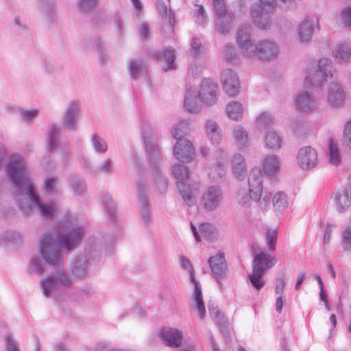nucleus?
Returning <instances> with one entry per match:
<instances>
[{"label": "nucleus", "instance_id": "obj_12", "mask_svg": "<svg viewBox=\"0 0 351 351\" xmlns=\"http://www.w3.org/2000/svg\"><path fill=\"white\" fill-rule=\"evenodd\" d=\"M223 199L221 189L217 186L208 187L202 194L201 204L207 211L215 210L221 204Z\"/></svg>", "mask_w": 351, "mask_h": 351}, {"label": "nucleus", "instance_id": "obj_57", "mask_svg": "<svg viewBox=\"0 0 351 351\" xmlns=\"http://www.w3.org/2000/svg\"><path fill=\"white\" fill-rule=\"evenodd\" d=\"M113 162L112 159L108 158L99 164L97 167V171L99 172L111 175L113 171Z\"/></svg>", "mask_w": 351, "mask_h": 351}, {"label": "nucleus", "instance_id": "obj_11", "mask_svg": "<svg viewBox=\"0 0 351 351\" xmlns=\"http://www.w3.org/2000/svg\"><path fill=\"white\" fill-rule=\"evenodd\" d=\"M252 57L257 56L262 60H271L275 59L279 53L278 45L271 40H261L254 44Z\"/></svg>", "mask_w": 351, "mask_h": 351}, {"label": "nucleus", "instance_id": "obj_23", "mask_svg": "<svg viewBox=\"0 0 351 351\" xmlns=\"http://www.w3.org/2000/svg\"><path fill=\"white\" fill-rule=\"evenodd\" d=\"M191 228L195 240L197 242L201 241V238H204L208 241H213L215 240L217 235L216 228L209 223H203L199 225V230H197L195 226L191 222Z\"/></svg>", "mask_w": 351, "mask_h": 351}, {"label": "nucleus", "instance_id": "obj_9", "mask_svg": "<svg viewBox=\"0 0 351 351\" xmlns=\"http://www.w3.org/2000/svg\"><path fill=\"white\" fill-rule=\"evenodd\" d=\"M171 173L177 180L178 189L186 204L192 206L195 204V194L197 189H191L186 184L188 180L189 172L187 167L183 165H174L171 169Z\"/></svg>", "mask_w": 351, "mask_h": 351}, {"label": "nucleus", "instance_id": "obj_24", "mask_svg": "<svg viewBox=\"0 0 351 351\" xmlns=\"http://www.w3.org/2000/svg\"><path fill=\"white\" fill-rule=\"evenodd\" d=\"M159 335L169 347L179 348L182 346V333L177 328H164L161 329Z\"/></svg>", "mask_w": 351, "mask_h": 351}, {"label": "nucleus", "instance_id": "obj_5", "mask_svg": "<svg viewBox=\"0 0 351 351\" xmlns=\"http://www.w3.org/2000/svg\"><path fill=\"white\" fill-rule=\"evenodd\" d=\"M276 263L277 259L274 256L265 252H261L254 255L252 261V271L247 276L249 282L254 289L261 290L264 287L266 282L264 275Z\"/></svg>", "mask_w": 351, "mask_h": 351}, {"label": "nucleus", "instance_id": "obj_16", "mask_svg": "<svg viewBox=\"0 0 351 351\" xmlns=\"http://www.w3.org/2000/svg\"><path fill=\"white\" fill-rule=\"evenodd\" d=\"M173 155L182 162H189L195 156V148L187 139H180L174 146Z\"/></svg>", "mask_w": 351, "mask_h": 351}, {"label": "nucleus", "instance_id": "obj_59", "mask_svg": "<svg viewBox=\"0 0 351 351\" xmlns=\"http://www.w3.org/2000/svg\"><path fill=\"white\" fill-rule=\"evenodd\" d=\"M225 57L229 62H236L239 58L238 54L234 48L230 45H226L225 47Z\"/></svg>", "mask_w": 351, "mask_h": 351}, {"label": "nucleus", "instance_id": "obj_39", "mask_svg": "<svg viewBox=\"0 0 351 351\" xmlns=\"http://www.w3.org/2000/svg\"><path fill=\"white\" fill-rule=\"evenodd\" d=\"M265 141L267 147L277 150L282 146V140L280 134L275 131H269L266 133Z\"/></svg>", "mask_w": 351, "mask_h": 351}, {"label": "nucleus", "instance_id": "obj_53", "mask_svg": "<svg viewBox=\"0 0 351 351\" xmlns=\"http://www.w3.org/2000/svg\"><path fill=\"white\" fill-rule=\"evenodd\" d=\"M70 184L75 193L81 195L86 190V184L81 178L77 176H71L70 179Z\"/></svg>", "mask_w": 351, "mask_h": 351}, {"label": "nucleus", "instance_id": "obj_51", "mask_svg": "<svg viewBox=\"0 0 351 351\" xmlns=\"http://www.w3.org/2000/svg\"><path fill=\"white\" fill-rule=\"evenodd\" d=\"M143 67L144 66L141 60H132L130 63L129 67L130 77L133 80L138 78L143 71Z\"/></svg>", "mask_w": 351, "mask_h": 351}, {"label": "nucleus", "instance_id": "obj_60", "mask_svg": "<svg viewBox=\"0 0 351 351\" xmlns=\"http://www.w3.org/2000/svg\"><path fill=\"white\" fill-rule=\"evenodd\" d=\"M226 173V167L222 164H217L212 167L210 174L214 179L223 178Z\"/></svg>", "mask_w": 351, "mask_h": 351}, {"label": "nucleus", "instance_id": "obj_6", "mask_svg": "<svg viewBox=\"0 0 351 351\" xmlns=\"http://www.w3.org/2000/svg\"><path fill=\"white\" fill-rule=\"evenodd\" d=\"M21 202H27L30 207V210L26 213L22 209L20 204H17L21 211L25 215H29L32 211L34 206L42 217L52 218L58 209V206L56 203L53 202H43L35 187L25 193Z\"/></svg>", "mask_w": 351, "mask_h": 351}, {"label": "nucleus", "instance_id": "obj_58", "mask_svg": "<svg viewBox=\"0 0 351 351\" xmlns=\"http://www.w3.org/2000/svg\"><path fill=\"white\" fill-rule=\"evenodd\" d=\"M56 185L57 179L55 177H49L43 182L44 190L49 194L56 191Z\"/></svg>", "mask_w": 351, "mask_h": 351}, {"label": "nucleus", "instance_id": "obj_1", "mask_svg": "<svg viewBox=\"0 0 351 351\" xmlns=\"http://www.w3.org/2000/svg\"><path fill=\"white\" fill-rule=\"evenodd\" d=\"M62 231L58 239L52 233H45L40 238V252L47 263L52 266L63 265L60 247L67 250L76 248L80 243L84 230L82 226L69 218L62 222Z\"/></svg>", "mask_w": 351, "mask_h": 351}, {"label": "nucleus", "instance_id": "obj_63", "mask_svg": "<svg viewBox=\"0 0 351 351\" xmlns=\"http://www.w3.org/2000/svg\"><path fill=\"white\" fill-rule=\"evenodd\" d=\"M5 341L6 344L5 351H21L17 342L11 336L6 335Z\"/></svg>", "mask_w": 351, "mask_h": 351}, {"label": "nucleus", "instance_id": "obj_32", "mask_svg": "<svg viewBox=\"0 0 351 351\" xmlns=\"http://www.w3.org/2000/svg\"><path fill=\"white\" fill-rule=\"evenodd\" d=\"M295 102L298 108L304 112L313 111L317 107L315 98L308 92L299 94L295 98Z\"/></svg>", "mask_w": 351, "mask_h": 351}, {"label": "nucleus", "instance_id": "obj_45", "mask_svg": "<svg viewBox=\"0 0 351 351\" xmlns=\"http://www.w3.org/2000/svg\"><path fill=\"white\" fill-rule=\"evenodd\" d=\"M91 143L94 151L100 154H105L108 150L107 143L97 134H94L91 136Z\"/></svg>", "mask_w": 351, "mask_h": 351}, {"label": "nucleus", "instance_id": "obj_2", "mask_svg": "<svg viewBox=\"0 0 351 351\" xmlns=\"http://www.w3.org/2000/svg\"><path fill=\"white\" fill-rule=\"evenodd\" d=\"M6 173L14 189V199L16 204H19L22 209L28 213L30 207L27 202H21L25 193L34 187V183L30 180L29 167L25 158L20 154H11L8 160Z\"/></svg>", "mask_w": 351, "mask_h": 351}, {"label": "nucleus", "instance_id": "obj_44", "mask_svg": "<svg viewBox=\"0 0 351 351\" xmlns=\"http://www.w3.org/2000/svg\"><path fill=\"white\" fill-rule=\"evenodd\" d=\"M274 117L268 112H261L256 119L255 126L258 130H263L273 121Z\"/></svg>", "mask_w": 351, "mask_h": 351}, {"label": "nucleus", "instance_id": "obj_62", "mask_svg": "<svg viewBox=\"0 0 351 351\" xmlns=\"http://www.w3.org/2000/svg\"><path fill=\"white\" fill-rule=\"evenodd\" d=\"M341 23L344 27H350L351 26V8L348 7L343 9L341 11Z\"/></svg>", "mask_w": 351, "mask_h": 351}, {"label": "nucleus", "instance_id": "obj_35", "mask_svg": "<svg viewBox=\"0 0 351 351\" xmlns=\"http://www.w3.org/2000/svg\"><path fill=\"white\" fill-rule=\"evenodd\" d=\"M205 131L213 144H219L221 141V130L219 126L217 121L214 119H210L206 121Z\"/></svg>", "mask_w": 351, "mask_h": 351}, {"label": "nucleus", "instance_id": "obj_38", "mask_svg": "<svg viewBox=\"0 0 351 351\" xmlns=\"http://www.w3.org/2000/svg\"><path fill=\"white\" fill-rule=\"evenodd\" d=\"M234 138L240 149L248 146V135L247 131L241 125H237L233 130Z\"/></svg>", "mask_w": 351, "mask_h": 351}, {"label": "nucleus", "instance_id": "obj_33", "mask_svg": "<svg viewBox=\"0 0 351 351\" xmlns=\"http://www.w3.org/2000/svg\"><path fill=\"white\" fill-rule=\"evenodd\" d=\"M88 257L86 254L78 255L72 262L71 271L78 278H84L87 274Z\"/></svg>", "mask_w": 351, "mask_h": 351}, {"label": "nucleus", "instance_id": "obj_47", "mask_svg": "<svg viewBox=\"0 0 351 351\" xmlns=\"http://www.w3.org/2000/svg\"><path fill=\"white\" fill-rule=\"evenodd\" d=\"M287 195L284 192H278L273 197V205L275 210L282 213L287 206Z\"/></svg>", "mask_w": 351, "mask_h": 351}, {"label": "nucleus", "instance_id": "obj_64", "mask_svg": "<svg viewBox=\"0 0 351 351\" xmlns=\"http://www.w3.org/2000/svg\"><path fill=\"white\" fill-rule=\"evenodd\" d=\"M343 143L346 146L351 147V120L346 124L343 131Z\"/></svg>", "mask_w": 351, "mask_h": 351}, {"label": "nucleus", "instance_id": "obj_42", "mask_svg": "<svg viewBox=\"0 0 351 351\" xmlns=\"http://www.w3.org/2000/svg\"><path fill=\"white\" fill-rule=\"evenodd\" d=\"M228 116L233 120H239L242 118L243 110L241 103L232 101L227 105Z\"/></svg>", "mask_w": 351, "mask_h": 351}, {"label": "nucleus", "instance_id": "obj_17", "mask_svg": "<svg viewBox=\"0 0 351 351\" xmlns=\"http://www.w3.org/2000/svg\"><path fill=\"white\" fill-rule=\"evenodd\" d=\"M250 28L246 25L242 26L237 32V42L239 45L241 52L245 56L251 58L253 53L254 44L251 40Z\"/></svg>", "mask_w": 351, "mask_h": 351}, {"label": "nucleus", "instance_id": "obj_55", "mask_svg": "<svg viewBox=\"0 0 351 351\" xmlns=\"http://www.w3.org/2000/svg\"><path fill=\"white\" fill-rule=\"evenodd\" d=\"M195 5L197 7V9L195 12V15L196 16V22L200 25L204 26L206 22L207 14L204 10V8L202 5L195 3Z\"/></svg>", "mask_w": 351, "mask_h": 351}, {"label": "nucleus", "instance_id": "obj_13", "mask_svg": "<svg viewBox=\"0 0 351 351\" xmlns=\"http://www.w3.org/2000/svg\"><path fill=\"white\" fill-rule=\"evenodd\" d=\"M212 273L218 283L220 290L223 289V285L221 279L225 278L228 271V266L224 254L219 253L215 256H211L208 260Z\"/></svg>", "mask_w": 351, "mask_h": 351}, {"label": "nucleus", "instance_id": "obj_15", "mask_svg": "<svg viewBox=\"0 0 351 351\" xmlns=\"http://www.w3.org/2000/svg\"><path fill=\"white\" fill-rule=\"evenodd\" d=\"M223 89L230 96H234L239 90L240 84L237 75L230 69H223L221 73Z\"/></svg>", "mask_w": 351, "mask_h": 351}, {"label": "nucleus", "instance_id": "obj_28", "mask_svg": "<svg viewBox=\"0 0 351 351\" xmlns=\"http://www.w3.org/2000/svg\"><path fill=\"white\" fill-rule=\"evenodd\" d=\"M152 56L156 60L161 59L165 62V66L164 67L165 71L176 68L175 63L176 54L173 47L164 48L161 53L154 51L152 53Z\"/></svg>", "mask_w": 351, "mask_h": 351}, {"label": "nucleus", "instance_id": "obj_36", "mask_svg": "<svg viewBox=\"0 0 351 351\" xmlns=\"http://www.w3.org/2000/svg\"><path fill=\"white\" fill-rule=\"evenodd\" d=\"M335 201L337 208L340 213L346 211L351 206V196L345 190L336 192L335 194Z\"/></svg>", "mask_w": 351, "mask_h": 351}, {"label": "nucleus", "instance_id": "obj_56", "mask_svg": "<svg viewBox=\"0 0 351 351\" xmlns=\"http://www.w3.org/2000/svg\"><path fill=\"white\" fill-rule=\"evenodd\" d=\"M213 7L216 16L231 12L228 10L225 0H213Z\"/></svg>", "mask_w": 351, "mask_h": 351}, {"label": "nucleus", "instance_id": "obj_4", "mask_svg": "<svg viewBox=\"0 0 351 351\" xmlns=\"http://www.w3.org/2000/svg\"><path fill=\"white\" fill-rule=\"evenodd\" d=\"M141 136L143 138L147 159L150 163L156 190L158 194L163 195L167 193L168 182L166 178L160 173L158 165L160 163L159 147L156 138L151 131L148 123H145L141 128Z\"/></svg>", "mask_w": 351, "mask_h": 351}, {"label": "nucleus", "instance_id": "obj_14", "mask_svg": "<svg viewBox=\"0 0 351 351\" xmlns=\"http://www.w3.org/2000/svg\"><path fill=\"white\" fill-rule=\"evenodd\" d=\"M297 162L299 167L303 170H308L315 167L318 162L316 150L311 146L302 147L298 153Z\"/></svg>", "mask_w": 351, "mask_h": 351}, {"label": "nucleus", "instance_id": "obj_20", "mask_svg": "<svg viewBox=\"0 0 351 351\" xmlns=\"http://www.w3.org/2000/svg\"><path fill=\"white\" fill-rule=\"evenodd\" d=\"M138 197L141 204L140 210L142 218L146 226L151 221V215L149 208V202L147 197V184L142 180L136 184Z\"/></svg>", "mask_w": 351, "mask_h": 351}, {"label": "nucleus", "instance_id": "obj_40", "mask_svg": "<svg viewBox=\"0 0 351 351\" xmlns=\"http://www.w3.org/2000/svg\"><path fill=\"white\" fill-rule=\"evenodd\" d=\"M328 156L331 165L337 166L340 164L341 156L338 145L331 138L328 140Z\"/></svg>", "mask_w": 351, "mask_h": 351}, {"label": "nucleus", "instance_id": "obj_46", "mask_svg": "<svg viewBox=\"0 0 351 351\" xmlns=\"http://www.w3.org/2000/svg\"><path fill=\"white\" fill-rule=\"evenodd\" d=\"M291 128L298 137L304 136L308 132V125L303 121L295 119L291 122Z\"/></svg>", "mask_w": 351, "mask_h": 351}, {"label": "nucleus", "instance_id": "obj_21", "mask_svg": "<svg viewBox=\"0 0 351 351\" xmlns=\"http://www.w3.org/2000/svg\"><path fill=\"white\" fill-rule=\"evenodd\" d=\"M217 85L211 79H204L201 84L199 94L207 106H213L217 101Z\"/></svg>", "mask_w": 351, "mask_h": 351}, {"label": "nucleus", "instance_id": "obj_50", "mask_svg": "<svg viewBox=\"0 0 351 351\" xmlns=\"http://www.w3.org/2000/svg\"><path fill=\"white\" fill-rule=\"evenodd\" d=\"M209 313L215 322L219 325H223L226 323V317L218 306L208 304Z\"/></svg>", "mask_w": 351, "mask_h": 351}, {"label": "nucleus", "instance_id": "obj_7", "mask_svg": "<svg viewBox=\"0 0 351 351\" xmlns=\"http://www.w3.org/2000/svg\"><path fill=\"white\" fill-rule=\"evenodd\" d=\"M277 7L275 0H258V3L250 5V12L253 23L261 29H268L271 25L269 14Z\"/></svg>", "mask_w": 351, "mask_h": 351}, {"label": "nucleus", "instance_id": "obj_43", "mask_svg": "<svg viewBox=\"0 0 351 351\" xmlns=\"http://www.w3.org/2000/svg\"><path fill=\"white\" fill-rule=\"evenodd\" d=\"M12 108L13 111L18 114L19 119L27 123H30L38 114V109L27 110L16 106H14Z\"/></svg>", "mask_w": 351, "mask_h": 351}, {"label": "nucleus", "instance_id": "obj_26", "mask_svg": "<svg viewBox=\"0 0 351 351\" xmlns=\"http://www.w3.org/2000/svg\"><path fill=\"white\" fill-rule=\"evenodd\" d=\"M189 272L190 274L191 281L194 284L195 286L193 293L195 308L198 311L200 319H202L206 316V308L203 301L201 285L195 278L194 268H191V270L189 271Z\"/></svg>", "mask_w": 351, "mask_h": 351}, {"label": "nucleus", "instance_id": "obj_8", "mask_svg": "<svg viewBox=\"0 0 351 351\" xmlns=\"http://www.w3.org/2000/svg\"><path fill=\"white\" fill-rule=\"evenodd\" d=\"M332 77L331 61L328 58H323L309 66L305 82L312 86L319 87L329 78Z\"/></svg>", "mask_w": 351, "mask_h": 351}, {"label": "nucleus", "instance_id": "obj_34", "mask_svg": "<svg viewBox=\"0 0 351 351\" xmlns=\"http://www.w3.org/2000/svg\"><path fill=\"white\" fill-rule=\"evenodd\" d=\"M61 128L56 124H51L47 133V149L49 152L56 150L60 143Z\"/></svg>", "mask_w": 351, "mask_h": 351}, {"label": "nucleus", "instance_id": "obj_10", "mask_svg": "<svg viewBox=\"0 0 351 351\" xmlns=\"http://www.w3.org/2000/svg\"><path fill=\"white\" fill-rule=\"evenodd\" d=\"M72 283V278L64 269H60L40 281L43 293L47 297H50L54 291L70 287Z\"/></svg>", "mask_w": 351, "mask_h": 351}, {"label": "nucleus", "instance_id": "obj_61", "mask_svg": "<svg viewBox=\"0 0 351 351\" xmlns=\"http://www.w3.org/2000/svg\"><path fill=\"white\" fill-rule=\"evenodd\" d=\"M342 246L346 250H351V228H346L342 233Z\"/></svg>", "mask_w": 351, "mask_h": 351}, {"label": "nucleus", "instance_id": "obj_29", "mask_svg": "<svg viewBox=\"0 0 351 351\" xmlns=\"http://www.w3.org/2000/svg\"><path fill=\"white\" fill-rule=\"evenodd\" d=\"M232 173L239 180H243L247 176V165L244 157L241 154H234L231 160Z\"/></svg>", "mask_w": 351, "mask_h": 351}, {"label": "nucleus", "instance_id": "obj_25", "mask_svg": "<svg viewBox=\"0 0 351 351\" xmlns=\"http://www.w3.org/2000/svg\"><path fill=\"white\" fill-rule=\"evenodd\" d=\"M202 99L199 92L196 91L192 87L188 88L184 102V106L189 112H197L202 106Z\"/></svg>", "mask_w": 351, "mask_h": 351}, {"label": "nucleus", "instance_id": "obj_49", "mask_svg": "<svg viewBox=\"0 0 351 351\" xmlns=\"http://www.w3.org/2000/svg\"><path fill=\"white\" fill-rule=\"evenodd\" d=\"M188 123L182 121L176 124L171 130V136L177 141L180 139H184L183 136L186 134L188 130Z\"/></svg>", "mask_w": 351, "mask_h": 351}, {"label": "nucleus", "instance_id": "obj_41", "mask_svg": "<svg viewBox=\"0 0 351 351\" xmlns=\"http://www.w3.org/2000/svg\"><path fill=\"white\" fill-rule=\"evenodd\" d=\"M102 202L106 212L108 213V217L112 222H115L117 219L116 205L112 197L109 194L104 195Z\"/></svg>", "mask_w": 351, "mask_h": 351}, {"label": "nucleus", "instance_id": "obj_31", "mask_svg": "<svg viewBox=\"0 0 351 351\" xmlns=\"http://www.w3.org/2000/svg\"><path fill=\"white\" fill-rule=\"evenodd\" d=\"M234 19V14L232 12L216 16V30L221 34H227L232 27Z\"/></svg>", "mask_w": 351, "mask_h": 351}, {"label": "nucleus", "instance_id": "obj_52", "mask_svg": "<svg viewBox=\"0 0 351 351\" xmlns=\"http://www.w3.org/2000/svg\"><path fill=\"white\" fill-rule=\"evenodd\" d=\"M278 232L276 229H267L266 232V242L268 250L273 252L276 250Z\"/></svg>", "mask_w": 351, "mask_h": 351}, {"label": "nucleus", "instance_id": "obj_18", "mask_svg": "<svg viewBox=\"0 0 351 351\" xmlns=\"http://www.w3.org/2000/svg\"><path fill=\"white\" fill-rule=\"evenodd\" d=\"M156 8L163 21L162 30L166 32L167 34H171L173 32L175 25L173 12L169 8V5L162 1H158L156 2Z\"/></svg>", "mask_w": 351, "mask_h": 351}, {"label": "nucleus", "instance_id": "obj_22", "mask_svg": "<svg viewBox=\"0 0 351 351\" xmlns=\"http://www.w3.org/2000/svg\"><path fill=\"white\" fill-rule=\"evenodd\" d=\"M80 106L78 102L72 101L67 106L62 115V121L64 126L69 130L74 131L76 129V123L79 117Z\"/></svg>", "mask_w": 351, "mask_h": 351}, {"label": "nucleus", "instance_id": "obj_27", "mask_svg": "<svg viewBox=\"0 0 351 351\" xmlns=\"http://www.w3.org/2000/svg\"><path fill=\"white\" fill-rule=\"evenodd\" d=\"M281 160L278 155H266L262 160V167L265 175L275 177L280 171Z\"/></svg>", "mask_w": 351, "mask_h": 351}, {"label": "nucleus", "instance_id": "obj_3", "mask_svg": "<svg viewBox=\"0 0 351 351\" xmlns=\"http://www.w3.org/2000/svg\"><path fill=\"white\" fill-rule=\"evenodd\" d=\"M237 202L243 207L250 206L252 201L258 203L261 208H265L270 204L271 194L263 191V173L261 168L253 167L248 176L247 187H239L236 192Z\"/></svg>", "mask_w": 351, "mask_h": 351}, {"label": "nucleus", "instance_id": "obj_37", "mask_svg": "<svg viewBox=\"0 0 351 351\" xmlns=\"http://www.w3.org/2000/svg\"><path fill=\"white\" fill-rule=\"evenodd\" d=\"M332 53L339 63L346 62L351 58V48L345 43L337 45Z\"/></svg>", "mask_w": 351, "mask_h": 351}, {"label": "nucleus", "instance_id": "obj_54", "mask_svg": "<svg viewBox=\"0 0 351 351\" xmlns=\"http://www.w3.org/2000/svg\"><path fill=\"white\" fill-rule=\"evenodd\" d=\"M27 271L31 274L41 275L44 271V266L38 258H32L28 266Z\"/></svg>", "mask_w": 351, "mask_h": 351}, {"label": "nucleus", "instance_id": "obj_19", "mask_svg": "<svg viewBox=\"0 0 351 351\" xmlns=\"http://www.w3.org/2000/svg\"><path fill=\"white\" fill-rule=\"evenodd\" d=\"M327 99L329 104L335 108H340L345 104L346 93L339 83H330L328 90Z\"/></svg>", "mask_w": 351, "mask_h": 351}, {"label": "nucleus", "instance_id": "obj_30", "mask_svg": "<svg viewBox=\"0 0 351 351\" xmlns=\"http://www.w3.org/2000/svg\"><path fill=\"white\" fill-rule=\"evenodd\" d=\"M316 23L311 19H306L299 25L298 34L301 43H308L311 40Z\"/></svg>", "mask_w": 351, "mask_h": 351}, {"label": "nucleus", "instance_id": "obj_48", "mask_svg": "<svg viewBox=\"0 0 351 351\" xmlns=\"http://www.w3.org/2000/svg\"><path fill=\"white\" fill-rule=\"evenodd\" d=\"M38 8L46 14L48 21L51 22L54 13L53 0H39Z\"/></svg>", "mask_w": 351, "mask_h": 351}]
</instances>
